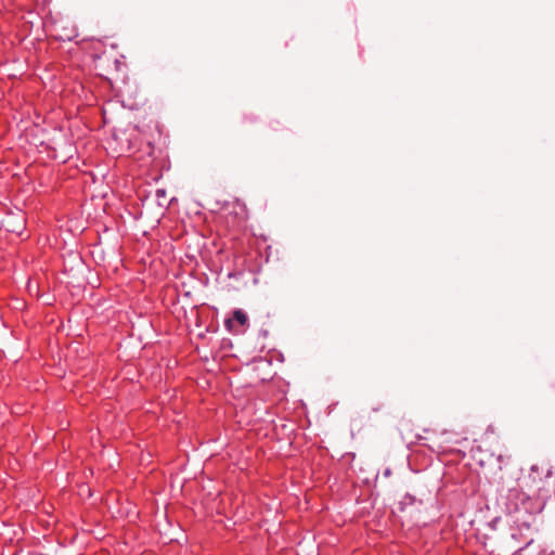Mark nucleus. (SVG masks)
Here are the masks:
<instances>
[{"instance_id":"nucleus-2","label":"nucleus","mask_w":555,"mask_h":555,"mask_svg":"<svg viewBox=\"0 0 555 555\" xmlns=\"http://www.w3.org/2000/svg\"><path fill=\"white\" fill-rule=\"evenodd\" d=\"M225 324H227V326L230 328V327H231V324H232V321H231V320H228V321L225 322Z\"/></svg>"},{"instance_id":"nucleus-3","label":"nucleus","mask_w":555,"mask_h":555,"mask_svg":"<svg viewBox=\"0 0 555 555\" xmlns=\"http://www.w3.org/2000/svg\"><path fill=\"white\" fill-rule=\"evenodd\" d=\"M390 474L389 469L386 470L385 475L388 476Z\"/></svg>"},{"instance_id":"nucleus-1","label":"nucleus","mask_w":555,"mask_h":555,"mask_svg":"<svg viewBox=\"0 0 555 555\" xmlns=\"http://www.w3.org/2000/svg\"><path fill=\"white\" fill-rule=\"evenodd\" d=\"M233 318L241 324L245 325L247 323V315L240 309L233 312Z\"/></svg>"}]
</instances>
